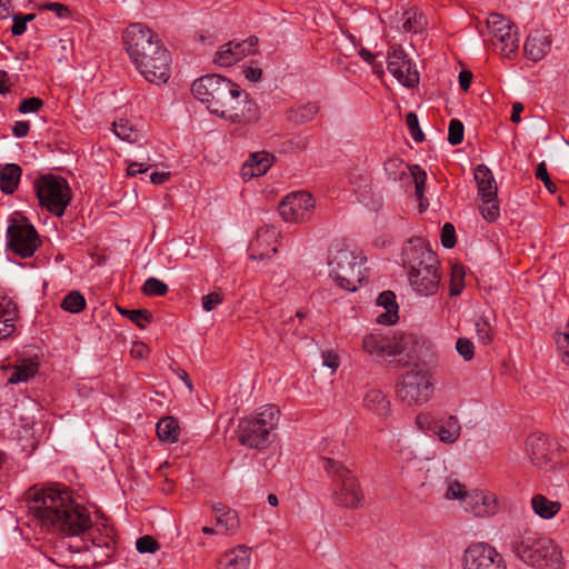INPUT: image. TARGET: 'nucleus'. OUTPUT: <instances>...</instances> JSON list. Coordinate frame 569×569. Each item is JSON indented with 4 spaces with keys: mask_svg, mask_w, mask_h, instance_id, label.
<instances>
[{
    "mask_svg": "<svg viewBox=\"0 0 569 569\" xmlns=\"http://www.w3.org/2000/svg\"><path fill=\"white\" fill-rule=\"evenodd\" d=\"M257 44H258V38L254 36H251L241 42L232 41V47H233L232 49L236 54L234 63H237L244 57L254 53Z\"/></svg>",
    "mask_w": 569,
    "mask_h": 569,
    "instance_id": "obj_40",
    "label": "nucleus"
},
{
    "mask_svg": "<svg viewBox=\"0 0 569 569\" xmlns=\"http://www.w3.org/2000/svg\"><path fill=\"white\" fill-rule=\"evenodd\" d=\"M441 243L445 248H452L456 244V232L455 227L447 222L443 224L441 230Z\"/></svg>",
    "mask_w": 569,
    "mask_h": 569,
    "instance_id": "obj_55",
    "label": "nucleus"
},
{
    "mask_svg": "<svg viewBox=\"0 0 569 569\" xmlns=\"http://www.w3.org/2000/svg\"><path fill=\"white\" fill-rule=\"evenodd\" d=\"M448 131V142L451 146H457L462 142L465 128L460 120L452 119L449 122Z\"/></svg>",
    "mask_w": 569,
    "mask_h": 569,
    "instance_id": "obj_48",
    "label": "nucleus"
},
{
    "mask_svg": "<svg viewBox=\"0 0 569 569\" xmlns=\"http://www.w3.org/2000/svg\"><path fill=\"white\" fill-rule=\"evenodd\" d=\"M513 552L527 565L535 568L562 569V553L550 538L535 532L519 535L512 543Z\"/></svg>",
    "mask_w": 569,
    "mask_h": 569,
    "instance_id": "obj_5",
    "label": "nucleus"
},
{
    "mask_svg": "<svg viewBox=\"0 0 569 569\" xmlns=\"http://www.w3.org/2000/svg\"><path fill=\"white\" fill-rule=\"evenodd\" d=\"M363 407L379 418H387L390 416V400L388 397L378 389H369L362 399Z\"/></svg>",
    "mask_w": 569,
    "mask_h": 569,
    "instance_id": "obj_23",
    "label": "nucleus"
},
{
    "mask_svg": "<svg viewBox=\"0 0 569 569\" xmlns=\"http://www.w3.org/2000/svg\"><path fill=\"white\" fill-rule=\"evenodd\" d=\"M366 261L361 252L337 246L329 256L330 276L340 288L353 292L367 277Z\"/></svg>",
    "mask_w": 569,
    "mask_h": 569,
    "instance_id": "obj_7",
    "label": "nucleus"
},
{
    "mask_svg": "<svg viewBox=\"0 0 569 569\" xmlns=\"http://www.w3.org/2000/svg\"><path fill=\"white\" fill-rule=\"evenodd\" d=\"M385 172L390 181H402L403 178H409L407 170L408 167L402 160L398 158H390L385 162Z\"/></svg>",
    "mask_w": 569,
    "mask_h": 569,
    "instance_id": "obj_35",
    "label": "nucleus"
},
{
    "mask_svg": "<svg viewBox=\"0 0 569 569\" xmlns=\"http://www.w3.org/2000/svg\"><path fill=\"white\" fill-rule=\"evenodd\" d=\"M527 453L532 463L539 468H546L553 458L551 442L543 435L533 433L527 439Z\"/></svg>",
    "mask_w": 569,
    "mask_h": 569,
    "instance_id": "obj_19",
    "label": "nucleus"
},
{
    "mask_svg": "<svg viewBox=\"0 0 569 569\" xmlns=\"http://www.w3.org/2000/svg\"><path fill=\"white\" fill-rule=\"evenodd\" d=\"M16 305L7 297H0V340L9 337L13 330Z\"/></svg>",
    "mask_w": 569,
    "mask_h": 569,
    "instance_id": "obj_28",
    "label": "nucleus"
},
{
    "mask_svg": "<svg viewBox=\"0 0 569 569\" xmlns=\"http://www.w3.org/2000/svg\"><path fill=\"white\" fill-rule=\"evenodd\" d=\"M36 376V366L33 363H22L13 368L8 379L9 383L27 382Z\"/></svg>",
    "mask_w": 569,
    "mask_h": 569,
    "instance_id": "obj_38",
    "label": "nucleus"
},
{
    "mask_svg": "<svg viewBox=\"0 0 569 569\" xmlns=\"http://www.w3.org/2000/svg\"><path fill=\"white\" fill-rule=\"evenodd\" d=\"M279 419L280 410L274 405L263 406L249 417L241 419L238 426L240 443L250 449H266L273 441L272 432Z\"/></svg>",
    "mask_w": 569,
    "mask_h": 569,
    "instance_id": "obj_6",
    "label": "nucleus"
},
{
    "mask_svg": "<svg viewBox=\"0 0 569 569\" xmlns=\"http://www.w3.org/2000/svg\"><path fill=\"white\" fill-rule=\"evenodd\" d=\"M34 18V13H28L24 16H13V26L11 28V32L14 36L22 34L26 31L27 22L33 20Z\"/></svg>",
    "mask_w": 569,
    "mask_h": 569,
    "instance_id": "obj_54",
    "label": "nucleus"
},
{
    "mask_svg": "<svg viewBox=\"0 0 569 569\" xmlns=\"http://www.w3.org/2000/svg\"><path fill=\"white\" fill-rule=\"evenodd\" d=\"M447 468L443 462L432 463L426 471V481L423 485L440 487L447 483Z\"/></svg>",
    "mask_w": 569,
    "mask_h": 569,
    "instance_id": "obj_36",
    "label": "nucleus"
},
{
    "mask_svg": "<svg viewBox=\"0 0 569 569\" xmlns=\"http://www.w3.org/2000/svg\"><path fill=\"white\" fill-rule=\"evenodd\" d=\"M377 306L385 309L377 316V322L381 325H393L398 321V305L392 291H383L377 299Z\"/></svg>",
    "mask_w": 569,
    "mask_h": 569,
    "instance_id": "obj_27",
    "label": "nucleus"
},
{
    "mask_svg": "<svg viewBox=\"0 0 569 569\" xmlns=\"http://www.w3.org/2000/svg\"><path fill=\"white\" fill-rule=\"evenodd\" d=\"M322 468L332 477L333 500L346 508L362 507L365 496L357 478L339 461L323 458Z\"/></svg>",
    "mask_w": 569,
    "mask_h": 569,
    "instance_id": "obj_8",
    "label": "nucleus"
},
{
    "mask_svg": "<svg viewBox=\"0 0 569 569\" xmlns=\"http://www.w3.org/2000/svg\"><path fill=\"white\" fill-rule=\"evenodd\" d=\"M556 345L562 362L569 366V332L557 333Z\"/></svg>",
    "mask_w": 569,
    "mask_h": 569,
    "instance_id": "obj_51",
    "label": "nucleus"
},
{
    "mask_svg": "<svg viewBox=\"0 0 569 569\" xmlns=\"http://www.w3.org/2000/svg\"><path fill=\"white\" fill-rule=\"evenodd\" d=\"M551 41L548 34L541 31L531 32L525 42V52L532 61H539L550 51Z\"/></svg>",
    "mask_w": 569,
    "mask_h": 569,
    "instance_id": "obj_22",
    "label": "nucleus"
},
{
    "mask_svg": "<svg viewBox=\"0 0 569 569\" xmlns=\"http://www.w3.org/2000/svg\"><path fill=\"white\" fill-rule=\"evenodd\" d=\"M216 521L219 526L224 528L226 535H233L240 525L237 511L221 513L216 517Z\"/></svg>",
    "mask_w": 569,
    "mask_h": 569,
    "instance_id": "obj_45",
    "label": "nucleus"
},
{
    "mask_svg": "<svg viewBox=\"0 0 569 569\" xmlns=\"http://www.w3.org/2000/svg\"><path fill=\"white\" fill-rule=\"evenodd\" d=\"M191 91L210 113L226 121L248 124L259 119L257 103L237 83L222 76H202L193 81Z\"/></svg>",
    "mask_w": 569,
    "mask_h": 569,
    "instance_id": "obj_1",
    "label": "nucleus"
},
{
    "mask_svg": "<svg viewBox=\"0 0 569 569\" xmlns=\"http://www.w3.org/2000/svg\"><path fill=\"white\" fill-rule=\"evenodd\" d=\"M71 199L67 181L54 174L38 178V204L56 216H62Z\"/></svg>",
    "mask_w": 569,
    "mask_h": 569,
    "instance_id": "obj_12",
    "label": "nucleus"
},
{
    "mask_svg": "<svg viewBox=\"0 0 569 569\" xmlns=\"http://www.w3.org/2000/svg\"><path fill=\"white\" fill-rule=\"evenodd\" d=\"M250 563L251 548L243 545L227 551L219 561V566L231 569H249Z\"/></svg>",
    "mask_w": 569,
    "mask_h": 569,
    "instance_id": "obj_24",
    "label": "nucleus"
},
{
    "mask_svg": "<svg viewBox=\"0 0 569 569\" xmlns=\"http://www.w3.org/2000/svg\"><path fill=\"white\" fill-rule=\"evenodd\" d=\"M418 340L412 333L397 332L387 336V345L385 346L386 359H397L402 365L416 355Z\"/></svg>",
    "mask_w": 569,
    "mask_h": 569,
    "instance_id": "obj_18",
    "label": "nucleus"
},
{
    "mask_svg": "<svg viewBox=\"0 0 569 569\" xmlns=\"http://www.w3.org/2000/svg\"><path fill=\"white\" fill-rule=\"evenodd\" d=\"M130 353L133 358L143 359L149 353V347L141 341H136L131 346Z\"/></svg>",
    "mask_w": 569,
    "mask_h": 569,
    "instance_id": "obj_60",
    "label": "nucleus"
},
{
    "mask_svg": "<svg viewBox=\"0 0 569 569\" xmlns=\"http://www.w3.org/2000/svg\"><path fill=\"white\" fill-rule=\"evenodd\" d=\"M463 569H507L502 556L490 545L479 542L465 551Z\"/></svg>",
    "mask_w": 569,
    "mask_h": 569,
    "instance_id": "obj_14",
    "label": "nucleus"
},
{
    "mask_svg": "<svg viewBox=\"0 0 569 569\" xmlns=\"http://www.w3.org/2000/svg\"><path fill=\"white\" fill-rule=\"evenodd\" d=\"M471 80L472 73L470 71L463 70L459 73V84L465 91L469 89Z\"/></svg>",
    "mask_w": 569,
    "mask_h": 569,
    "instance_id": "obj_64",
    "label": "nucleus"
},
{
    "mask_svg": "<svg viewBox=\"0 0 569 569\" xmlns=\"http://www.w3.org/2000/svg\"><path fill=\"white\" fill-rule=\"evenodd\" d=\"M157 435L159 439L167 443H173L179 437L178 421L172 417H164L157 423Z\"/></svg>",
    "mask_w": 569,
    "mask_h": 569,
    "instance_id": "obj_33",
    "label": "nucleus"
},
{
    "mask_svg": "<svg viewBox=\"0 0 569 569\" xmlns=\"http://www.w3.org/2000/svg\"><path fill=\"white\" fill-rule=\"evenodd\" d=\"M387 345V336L380 333H370L362 340L363 350L376 359H386L385 346Z\"/></svg>",
    "mask_w": 569,
    "mask_h": 569,
    "instance_id": "obj_34",
    "label": "nucleus"
},
{
    "mask_svg": "<svg viewBox=\"0 0 569 569\" xmlns=\"http://www.w3.org/2000/svg\"><path fill=\"white\" fill-rule=\"evenodd\" d=\"M461 425L456 416H448L437 422L435 433L446 445L455 443L461 435Z\"/></svg>",
    "mask_w": 569,
    "mask_h": 569,
    "instance_id": "obj_26",
    "label": "nucleus"
},
{
    "mask_svg": "<svg viewBox=\"0 0 569 569\" xmlns=\"http://www.w3.org/2000/svg\"><path fill=\"white\" fill-rule=\"evenodd\" d=\"M477 337L479 342L488 345L492 339V329L487 318H480L476 322Z\"/></svg>",
    "mask_w": 569,
    "mask_h": 569,
    "instance_id": "obj_49",
    "label": "nucleus"
},
{
    "mask_svg": "<svg viewBox=\"0 0 569 569\" xmlns=\"http://www.w3.org/2000/svg\"><path fill=\"white\" fill-rule=\"evenodd\" d=\"M232 48V41L223 44L216 53L214 63L220 67H230L234 64L236 54Z\"/></svg>",
    "mask_w": 569,
    "mask_h": 569,
    "instance_id": "obj_47",
    "label": "nucleus"
},
{
    "mask_svg": "<svg viewBox=\"0 0 569 569\" xmlns=\"http://www.w3.org/2000/svg\"><path fill=\"white\" fill-rule=\"evenodd\" d=\"M433 381L428 370L413 366L407 370L397 383L398 398L409 405H422L432 397Z\"/></svg>",
    "mask_w": 569,
    "mask_h": 569,
    "instance_id": "obj_10",
    "label": "nucleus"
},
{
    "mask_svg": "<svg viewBox=\"0 0 569 569\" xmlns=\"http://www.w3.org/2000/svg\"><path fill=\"white\" fill-rule=\"evenodd\" d=\"M315 202L307 191H298L288 194L279 206L280 216L288 222H302L311 217Z\"/></svg>",
    "mask_w": 569,
    "mask_h": 569,
    "instance_id": "obj_15",
    "label": "nucleus"
},
{
    "mask_svg": "<svg viewBox=\"0 0 569 569\" xmlns=\"http://www.w3.org/2000/svg\"><path fill=\"white\" fill-rule=\"evenodd\" d=\"M317 102H306L292 106L287 111V119L296 124H303L311 121L318 113Z\"/></svg>",
    "mask_w": 569,
    "mask_h": 569,
    "instance_id": "obj_30",
    "label": "nucleus"
},
{
    "mask_svg": "<svg viewBox=\"0 0 569 569\" xmlns=\"http://www.w3.org/2000/svg\"><path fill=\"white\" fill-rule=\"evenodd\" d=\"M86 307V299L79 291L69 292L61 302V308L71 313H78Z\"/></svg>",
    "mask_w": 569,
    "mask_h": 569,
    "instance_id": "obj_41",
    "label": "nucleus"
},
{
    "mask_svg": "<svg viewBox=\"0 0 569 569\" xmlns=\"http://www.w3.org/2000/svg\"><path fill=\"white\" fill-rule=\"evenodd\" d=\"M409 284L421 297L433 296L440 288L439 261L421 238L410 239L402 250Z\"/></svg>",
    "mask_w": 569,
    "mask_h": 569,
    "instance_id": "obj_4",
    "label": "nucleus"
},
{
    "mask_svg": "<svg viewBox=\"0 0 569 569\" xmlns=\"http://www.w3.org/2000/svg\"><path fill=\"white\" fill-rule=\"evenodd\" d=\"M38 521L48 530L67 536H79L92 526L87 510L74 503L64 486L57 483L38 490Z\"/></svg>",
    "mask_w": 569,
    "mask_h": 569,
    "instance_id": "obj_3",
    "label": "nucleus"
},
{
    "mask_svg": "<svg viewBox=\"0 0 569 569\" xmlns=\"http://www.w3.org/2000/svg\"><path fill=\"white\" fill-rule=\"evenodd\" d=\"M121 315L134 322L139 328L143 329L151 321V313L144 309H122L118 308Z\"/></svg>",
    "mask_w": 569,
    "mask_h": 569,
    "instance_id": "obj_43",
    "label": "nucleus"
},
{
    "mask_svg": "<svg viewBox=\"0 0 569 569\" xmlns=\"http://www.w3.org/2000/svg\"><path fill=\"white\" fill-rule=\"evenodd\" d=\"M36 492L30 488L26 500L21 503L18 528L23 540L31 542L36 533Z\"/></svg>",
    "mask_w": 569,
    "mask_h": 569,
    "instance_id": "obj_20",
    "label": "nucleus"
},
{
    "mask_svg": "<svg viewBox=\"0 0 569 569\" xmlns=\"http://www.w3.org/2000/svg\"><path fill=\"white\" fill-rule=\"evenodd\" d=\"M243 74L247 80L251 82H258L262 77V70L257 67H246L243 70Z\"/></svg>",
    "mask_w": 569,
    "mask_h": 569,
    "instance_id": "obj_62",
    "label": "nucleus"
},
{
    "mask_svg": "<svg viewBox=\"0 0 569 569\" xmlns=\"http://www.w3.org/2000/svg\"><path fill=\"white\" fill-rule=\"evenodd\" d=\"M463 287V272L461 267H455L452 270L450 293L457 296L461 292Z\"/></svg>",
    "mask_w": 569,
    "mask_h": 569,
    "instance_id": "obj_57",
    "label": "nucleus"
},
{
    "mask_svg": "<svg viewBox=\"0 0 569 569\" xmlns=\"http://www.w3.org/2000/svg\"><path fill=\"white\" fill-rule=\"evenodd\" d=\"M223 301L222 296L219 292H210L202 297V308L206 311H211L217 308Z\"/></svg>",
    "mask_w": 569,
    "mask_h": 569,
    "instance_id": "obj_58",
    "label": "nucleus"
},
{
    "mask_svg": "<svg viewBox=\"0 0 569 569\" xmlns=\"http://www.w3.org/2000/svg\"><path fill=\"white\" fill-rule=\"evenodd\" d=\"M279 238V230L272 224H264L260 227L254 238L249 244L250 258L266 259L274 254L277 249V241Z\"/></svg>",
    "mask_w": 569,
    "mask_h": 569,
    "instance_id": "obj_17",
    "label": "nucleus"
},
{
    "mask_svg": "<svg viewBox=\"0 0 569 569\" xmlns=\"http://www.w3.org/2000/svg\"><path fill=\"white\" fill-rule=\"evenodd\" d=\"M410 177L413 179L415 182V193L416 197L420 201V206L422 207V199H423V192L426 187V180H427V173L425 170H422L419 166H412L409 168Z\"/></svg>",
    "mask_w": 569,
    "mask_h": 569,
    "instance_id": "obj_42",
    "label": "nucleus"
},
{
    "mask_svg": "<svg viewBox=\"0 0 569 569\" xmlns=\"http://www.w3.org/2000/svg\"><path fill=\"white\" fill-rule=\"evenodd\" d=\"M445 496L449 500L458 499L463 510L476 517H490L499 510L495 493L483 490L467 491L458 481L448 482Z\"/></svg>",
    "mask_w": 569,
    "mask_h": 569,
    "instance_id": "obj_9",
    "label": "nucleus"
},
{
    "mask_svg": "<svg viewBox=\"0 0 569 569\" xmlns=\"http://www.w3.org/2000/svg\"><path fill=\"white\" fill-rule=\"evenodd\" d=\"M274 156L267 151L252 152L241 168L243 180L261 177L271 168Z\"/></svg>",
    "mask_w": 569,
    "mask_h": 569,
    "instance_id": "obj_21",
    "label": "nucleus"
},
{
    "mask_svg": "<svg viewBox=\"0 0 569 569\" xmlns=\"http://www.w3.org/2000/svg\"><path fill=\"white\" fill-rule=\"evenodd\" d=\"M123 44L131 62L147 81L161 84L169 80L171 56L153 30L132 23L123 32Z\"/></svg>",
    "mask_w": 569,
    "mask_h": 569,
    "instance_id": "obj_2",
    "label": "nucleus"
},
{
    "mask_svg": "<svg viewBox=\"0 0 569 569\" xmlns=\"http://www.w3.org/2000/svg\"><path fill=\"white\" fill-rule=\"evenodd\" d=\"M21 177V168L16 163H8L0 170V189L10 194L17 187Z\"/></svg>",
    "mask_w": 569,
    "mask_h": 569,
    "instance_id": "obj_31",
    "label": "nucleus"
},
{
    "mask_svg": "<svg viewBox=\"0 0 569 569\" xmlns=\"http://www.w3.org/2000/svg\"><path fill=\"white\" fill-rule=\"evenodd\" d=\"M406 122L412 139L416 142H422L425 140V134L420 129L418 116L415 112H409L407 114Z\"/></svg>",
    "mask_w": 569,
    "mask_h": 569,
    "instance_id": "obj_50",
    "label": "nucleus"
},
{
    "mask_svg": "<svg viewBox=\"0 0 569 569\" xmlns=\"http://www.w3.org/2000/svg\"><path fill=\"white\" fill-rule=\"evenodd\" d=\"M30 130V122L24 120L16 121L12 127V133L16 138H24Z\"/></svg>",
    "mask_w": 569,
    "mask_h": 569,
    "instance_id": "obj_61",
    "label": "nucleus"
},
{
    "mask_svg": "<svg viewBox=\"0 0 569 569\" xmlns=\"http://www.w3.org/2000/svg\"><path fill=\"white\" fill-rule=\"evenodd\" d=\"M387 68L405 87L412 88L419 82L418 71L400 48H393L389 51Z\"/></svg>",
    "mask_w": 569,
    "mask_h": 569,
    "instance_id": "obj_16",
    "label": "nucleus"
},
{
    "mask_svg": "<svg viewBox=\"0 0 569 569\" xmlns=\"http://www.w3.org/2000/svg\"><path fill=\"white\" fill-rule=\"evenodd\" d=\"M531 508L538 517L548 520L558 515L561 509V503L556 500H550L541 493H537L531 498Z\"/></svg>",
    "mask_w": 569,
    "mask_h": 569,
    "instance_id": "obj_29",
    "label": "nucleus"
},
{
    "mask_svg": "<svg viewBox=\"0 0 569 569\" xmlns=\"http://www.w3.org/2000/svg\"><path fill=\"white\" fill-rule=\"evenodd\" d=\"M487 26L492 36V42L499 47L505 56L516 52L519 47V38L515 24L500 13H491L488 17Z\"/></svg>",
    "mask_w": 569,
    "mask_h": 569,
    "instance_id": "obj_13",
    "label": "nucleus"
},
{
    "mask_svg": "<svg viewBox=\"0 0 569 569\" xmlns=\"http://www.w3.org/2000/svg\"><path fill=\"white\" fill-rule=\"evenodd\" d=\"M7 250L20 258H31L36 252V228L20 212H14L8 221L6 231Z\"/></svg>",
    "mask_w": 569,
    "mask_h": 569,
    "instance_id": "obj_11",
    "label": "nucleus"
},
{
    "mask_svg": "<svg viewBox=\"0 0 569 569\" xmlns=\"http://www.w3.org/2000/svg\"><path fill=\"white\" fill-rule=\"evenodd\" d=\"M149 169L148 166L141 162H131L127 168V174L130 177H134L138 173H143Z\"/></svg>",
    "mask_w": 569,
    "mask_h": 569,
    "instance_id": "obj_63",
    "label": "nucleus"
},
{
    "mask_svg": "<svg viewBox=\"0 0 569 569\" xmlns=\"http://www.w3.org/2000/svg\"><path fill=\"white\" fill-rule=\"evenodd\" d=\"M50 13L56 20H66L71 16L70 9L63 3L51 1L38 2V19L44 22Z\"/></svg>",
    "mask_w": 569,
    "mask_h": 569,
    "instance_id": "obj_32",
    "label": "nucleus"
},
{
    "mask_svg": "<svg viewBox=\"0 0 569 569\" xmlns=\"http://www.w3.org/2000/svg\"><path fill=\"white\" fill-rule=\"evenodd\" d=\"M481 201H482V203L480 206V211H481L482 217L488 222L496 221L500 213L497 197L482 198Z\"/></svg>",
    "mask_w": 569,
    "mask_h": 569,
    "instance_id": "obj_44",
    "label": "nucleus"
},
{
    "mask_svg": "<svg viewBox=\"0 0 569 569\" xmlns=\"http://www.w3.org/2000/svg\"><path fill=\"white\" fill-rule=\"evenodd\" d=\"M114 134L123 141L136 142L139 139V131L126 119L113 122Z\"/></svg>",
    "mask_w": 569,
    "mask_h": 569,
    "instance_id": "obj_37",
    "label": "nucleus"
},
{
    "mask_svg": "<svg viewBox=\"0 0 569 569\" xmlns=\"http://www.w3.org/2000/svg\"><path fill=\"white\" fill-rule=\"evenodd\" d=\"M456 349L466 361L473 358L475 346L471 340L467 338H459L456 343Z\"/></svg>",
    "mask_w": 569,
    "mask_h": 569,
    "instance_id": "obj_53",
    "label": "nucleus"
},
{
    "mask_svg": "<svg viewBox=\"0 0 569 569\" xmlns=\"http://www.w3.org/2000/svg\"><path fill=\"white\" fill-rule=\"evenodd\" d=\"M136 547L140 553H154L160 546L151 536H143L137 540Z\"/></svg>",
    "mask_w": 569,
    "mask_h": 569,
    "instance_id": "obj_52",
    "label": "nucleus"
},
{
    "mask_svg": "<svg viewBox=\"0 0 569 569\" xmlns=\"http://www.w3.org/2000/svg\"><path fill=\"white\" fill-rule=\"evenodd\" d=\"M322 365L325 367L331 369L332 372H335L340 366L339 357L330 350L323 351L322 352Z\"/></svg>",
    "mask_w": 569,
    "mask_h": 569,
    "instance_id": "obj_59",
    "label": "nucleus"
},
{
    "mask_svg": "<svg viewBox=\"0 0 569 569\" xmlns=\"http://www.w3.org/2000/svg\"><path fill=\"white\" fill-rule=\"evenodd\" d=\"M480 199L497 197L498 187L491 170L485 164H478L473 172Z\"/></svg>",
    "mask_w": 569,
    "mask_h": 569,
    "instance_id": "obj_25",
    "label": "nucleus"
},
{
    "mask_svg": "<svg viewBox=\"0 0 569 569\" xmlns=\"http://www.w3.org/2000/svg\"><path fill=\"white\" fill-rule=\"evenodd\" d=\"M536 178L541 180L543 182L545 187L551 193L556 192V184L551 181V179H550V177L548 174L547 164L545 162H540L537 166Z\"/></svg>",
    "mask_w": 569,
    "mask_h": 569,
    "instance_id": "obj_56",
    "label": "nucleus"
},
{
    "mask_svg": "<svg viewBox=\"0 0 569 569\" xmlns=\"http://www.w3.org/2000/svg\"><path fill=\"white\" fill-rule=\"evenodd\" d=\"M142 292L146 296H164L168 292V286L158 278L150 277L144 281Z\"/></svg>",
    "mask_w": 569,
    "mask_h": 569,
    "instance_id": "obj_46",
    "label": "nucleus"
},
{
    "mask_svg": "<svg viewBox=\"0 0 569 569\" xmlns=\"http://www.w3.org/2000/svg\"><path fill=\"white\" fill-rule=\"evenodd\" d=\"M426 24V19L422 13L417 11H407L403 14L402 28L407 32H420Z\"/></svg>",
    "mask_w": 569,
    "mask_h": 569,
    "instance_id": "obj_39",
    "label": "nucleus"
}]
</instances>
